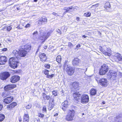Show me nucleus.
Here are the masks:
<instances>
[{"label": "nucleus", "mask_w": 122, "mask_h": 122, "mask_svg": "<svg viewBox=\"0 0 122 122\" xmlns=\"http://www.w3.org/2000/svg\"><path fill=\"white\" fill-rule=\"evenodd\" d=\"M75 112L73 110H69L66 116V120L68 121L73 120L75 116Z\"/></svg>", "instance_id": "nucleus-1"}, {"label": "nucleus", "mask_w": 122, "mask_h": 122, "mask_svg": "<svg viewBox=\"0 0 122 122\" xmlns=\"http://www.w3.org/2000/svg\"><path fill=\"white\" fill-rule=\"evenodd\" d=\"M10 66L11 67L15 69L17 67V62L14 58H11L9 60Z\"/></svg>", "instance_id": "nucleus-2"}, {"label": "nucleus", "mask_w": 122, "mask_h": 122, "mask_svg": "<svg viewBox=\"0 0 122 122\" xmlns=\"http://www.w3.org/2000/svg\"><path fill=\"white\" fill-rule=\"evenodd\" d=\"M46 30L45 28H42L40 29V32L41 36L39 37V39L41 40H45L47 38L46 36Z\"/></svg>", "instance_id": "nucleus-3"}, {"label": "nucleus", "mask_w": 122, "mask_h": 122, "mask_svg": "<svg viewBox=\"0 0 122 122\" xmlns=\"http://www.w3.org/2000/svg\"><path fill=\"white\" fill-rule=\"evenodd\" d=\"M89 100L88 96L86 94H84L81 97V102L83 104L86 103L88 102Z\"/></svg>", "instance_id": "nucleus-4"}, {"label": "nucleus", "mask_w": 122, "mask_h": 122, "mask_svg": "<svg viewBox=\"0 0 122 122\" xmlns=\"http://www.w3.org/2000/svg\"><path fill=\"white\" fill-rule=\"evenodd\" d=\"M99 83L101 85L105 86H107L108 84V82L107 79L105 78L100 79L99 81Z\"/></svg>", "instance_id": "nucleus-5"}, {"label": "nucleus", "mask_w": 122, "mask_h": 122, "mask_svg": "<svg viewBox=\"0 0 122 122\" xmlns=\"http://www.w3.org/2000/svg\"><path fill=\"white\" fill-rule=\"evenodd\" d=\"M27 51L24 49L20 48L19 51V57L20 56L22 57H25L27 54Z\"/></svg>", "instance_id": "nucleus-6"}, {"label": "nucleus", "mask_w": 122, "mask_h": 122, "mask_svg": "<svg viewBox=\"0 0 122 122\" xmlns=\"http://www.w3.org/2000/svg\"><path fill=\"white\" fill-rule=\"evenodd\" d=\"M54 101V99H51L49 100L48 108V109L49 111H51L54 106L55 103Z\"/></svg>", "instance_id": "nucleus-7"}, {"label": "nucleus", "mask_w": 122, "mask_h": 122, "mask_svg": "<svg viewBox=\"0 0 122 122\" xmlns=\"http://www.w3.org/2000/svg\"><path fill=\"white\" fill-rule=\"evenodd\" d=\"M10 76V74L8 72L3 73L0 76V79L2 80H5Z\"/></svg>", "instance_id": "nucleus-8"}, {"label": "nucleus", "mask_w": 122, "mask_h": 122, "mask_svg": "<svg viewBox=\"0 0 122 122\" xmlns=\"http://www.w3.org/2000/svg\"><path fill=\"white\" fill-rule=\"evenodd\" d=\"M66 72L69 75H71L73 74L74 72L73 69L69 65H67L66 68Z\"/></svg>", "instance_id": "nucleus-9"}, {"label": "nucleus", "mask_w": 122, "mask_h": 122, "mask_svg": "<svg viewBox=\"0 0 122 122\" xmlns=\"http://www.w3.org/2000/svg\"><path fill=\"white\" fill-rule=\"evenodd\" d=\"M20 79V77L17 76H14L11 78L10 80V81L13 83H15L18 81Z\"/></svg>", "instance_id": "nucleus-10"}, {"label": "nucleus", "mask_w": 122, "mask_h": 122, "mask_svg": "<svg viewBox=\"0 0 122 122\" xmlns=\"http://www.w3.org/2000/svg\"><path fill=\"white\" fill-rule=\"evenodd\" d=\"M13 98L12 97L10 96L5 98L4 100V102L5 103L9 104L13 100Z\"/></svg>", "instance_id": "nucleus-11"}, {"label": "nucleus", "mask_w": 122, "mask_h": 122, "mask_svg": "<svg viewBox=\"0 0 122 122\" xmlns=\"http://www.w3.org/2000/svg\"><path fill=\"white\" fill-rule=\"evenodd\" d=\"M40 60L43 62H45L46 60L47 57L46 55L44 53H41L39 55Z\"/></svg>", "instance_id": "nucleus-12"}, {"label": "nucleus", "mask_w": 122, "mask_h": 122, "mask_svg": "<svg viewBox=\"0 0 122 122\" xmlns=\"http://www.w3.org/2000/svg\"><path fill=\"white\" fill-rule=\"evenodd\" d=\"M16 86L14 84L8 85L4 87V89L5 91H9L15 87Z\"/></svg>", "instance_id": "nucleus-13"}, {"label": "nucleus", "mask_w": 122, "mask_h": 122, "mask_svg": "<svg viewBox=\"0 0 122 122\" xmlns=\"http://www.w3.org/2000/svg\"><path fill=\"white\" fill-rule=\"evenodd\" d=\"M47 20L46 17L42 18L38 20V23L40 25L44 24L46 23Z\"/></svg>", "instance_id": "nucleus-14"}, {"label": "nucleus", "mask_w": 122, "mask_h": 122, "mask_svg": "<svg viewBox=\"0 0 122 122\" xmlns=\"http://www.w3.org/2000/svg\"><path fill=\"white\" fill-rule=\"evenodd\" d=\"M17 105V103L16 102H14L8 105L7 107V108L8 109L10 110L16 106Z\"/></svg>", "instance_id": "nucleus-15"}, {"label": "nucleus", "mask_w": 122, "mask_h": 122, "mask_svg": "<svg viewBox=\"0 0 122 122\" xmlns=\"http://www.w3.org/2000/svg\"><path fill=\"white\" fill-rule=\"evenodd\" d=\"M23 122H29L30 120V117L29 114L25 113L23 117Z\"/></svg>", "instance_id": "nucleus-16"}, {"label": "nucleus", "mask_w": 122, "mask_h": 122, "mask_svg": "<svg viewBox=\"0 0 122 122\" xmlns=\"http://www.w3.org/2000/svg\"><path fill=\"white\" fill-rule=\"evenodd\" d=\"M7 62L6 57L4 56L0 57V65L4 64Z\"/></svg>", "instance_id": "nucleus-17"}, {"label": "nucleus", "mask_w": 122, "mask_h": 122, "mask_svg": "<svg viewBox=\"0 0 122 122\" xmlns=\"http://www.w3.org/2000/svg\"><path fill=\"white\" fill-rule=\"evenodd\" d=\"M43 98L44 100H50V99H53L51 98L50 96L49 95H47L46 94L44 93H43L42 94Z\"/></svg>", "instance_id": "nucleus-18"}, {"label": "nucleus", "mask_w": 122, "mask_h": 122, "mask_svg": "<svg viewBox=\"0 0 122 122\" xmlns=\"http://www.w3.org/2000/svg\"><path fill=\"white\" fill-rule=\"evenodd\" d=\"M49 71L46 70L45 69L44 71V73L46 75H47L46 77L47 78H51L54 76V75L52 74L51 75H48L49 74Z\"/></svg>", "instance_id": "nucleus-19"}, {"label": "nucleus", "mask_w": 122, "mask_h": 122, "mask_svg": "<svg viewBox=\"0 0 122 122\" xmlns=\"http://www.w3.org/2000/svg\"><path fill=\"white\" fill-rule=\"evenodd\" d=\"M99 48L100 51L104 54L106 55H107L108 56H110L111 55V54L110 53L107 52H106V51H105L102 48V47H100V48Z\"/></svg>", "instance_id": "nucleus-20"}, {"label": "nucleus", "mask_w": 122, "mask_h": 122, "mask_svg": "<svg viewBox=\"0 0 122 122\" xmlns=\"http://www.w3.org/2000/svg\"><path fill=\"white\" fill-rule=\"evenodd\" d=\"M62 107V109L65 111L66 110V108L68 107V104L67 102L66 101H64L63 103Z\"/></svg>", "instance_id": "nucleus-21"}, {"label": "nucleus", "mask_w": 122, "mask_h": 122, "mask_svg": "<svg viewBox=\"0 0 122 122\" xmlns=\"http://www.w3.org/2000/svg\"><path fill=\"white\" fill-rule=\"evenodd\" d=\"M38 32L37 31L34 32L33 34V37L35 41L38 40L39 39L37 37Z\"/></svg>", "instance_id": "nucleus-22"}, {"label": "nucleus", "mask_w": 122, "mask_h": 122, "mask_svg": "<svg viewBox=\"0 0 122 122\" xmlns=\"http://www.w3.org/2000/svg\"><path fill=\"white\" fill-rule=\"evenodd\" d=\"M31 46L30 45H26L24 46V49H25L27 52L31 50Z\"/></svg>", "instance_id": "nucleus-23"}, {"label": "nucleus", "mask_w": 122, "mask_h": 122, "mask_svg": "<svg viewBox=\"0 0 122 122\" xmlns=\"http://www.w3.org/2000/svg\"><path fill=\"white\" fill-rule=\"evenodd\" d=\"M13 53L15 56L16 58L18 59H19V51L16 50H14L13 51Z\"/></svg>", "instance_id": "nucleus-24"}, {"label": "nucleus", "mask_w": 122, "mask_h": 122, "mask_svg": "<svg viewBox=\"0 0 122 122\" xmlns=\"http://www.w3.org/2000/svg\"><path fill=\"white\" fill-rule=\"evenodd\" d=\"M115 56L116 57L118 60V61H121L122 60V57L121 55L119 53H117L115 55Z\"/></svg>", "instance_id": "nucleus-25"}, {"label": "nucleus", "mask_w": 122, "mask_h": 122, "mask_svg": "<svg viewBox=\"0 0 122 122\" xmlns=\"http://www.w3.org/2000/svg\"><path fill=\"white\" fill-rule=\"evenodd\" d=\"M107 72V71H105V70L102 69L101 68L100 70L99 73L100 75H102L105 74Z\"/></svg>", "instance_id": "nucleus-26"}, {"label": "nucleus", "mask_w": 122, "mask_h": 122, "mask_svg": "<svg viewBox=\"0 0 122 122\" xmlns=\"http://www.w3.org/2000/svg\"><path fill=\"white\" fill-rule=\"evenodd\" d=\"M101 69H102L105 70V71H108V67L107 65L106 64H104L102 66Z\"/></svg>", "instance_id": "nucleus-27"}, {"label": "nucleus", "mask_w": 122, "mask_h": 122, "mask_svg": "<svg viewBox=\"0 0 122 122\" xmlns=\"http://www.w3.org/2000/svg\"><path fill=\"white\" fill-rule=\"evenodd\" d=\"M108 75H110L109 76H115L117 75V73L116 72H114L112 71H110L108 73Z\"/></svg>", "instance_id": "nucleus-28"}, {"label": "nucleus", "mask_w": 122, "mask_h": 122, "mask_svg": "<svg viewBox=\"0 0 122 122\" xmlns=\"http://www.w3.org/2000/svg\"><path fill=\"white\" fill-rule=\"evenodd\" d=\"M104 8L106 9H108L111 8V6L109 2H107L105 4Z\"/></svg>", "instance_id": "nucleus-29"}, {"label": "nucleus", "mask_w": 122, "mask_h": 122, "mask_svg": "<svg viewBox=\"0 0 122 122\" xmlns=\"http://www.w3.org/2000/svg\"><path fill=\"white\" fill-rule=\"evenodd\" d=\"M10 92H3L2 94V96L3 97H5L8 96L10 95V93H9Z\"/></svg>", "instance_id": "nucleus-30"}, {"label": "nucleus", "mask_w": 122, "mask_h": 122, "mask_svg": "<svg viewBox=\"0 0 122 122\" xmlns=\"http://www.w3.org/2000/svg\"><path fill=\"white\" fill-rule=\"evenodd\" d=\"M99 5V4H97L93 5L92 6L90 7V8H89V9L90 10H92L95 8H96Z\"/></svg>", "instance_id": "nucleus-31"}, {"label": "nucleus", "mask_w": 122, "mask_h": 122, "mask_svg": "<svg viewBox=\"0 0 122 122\" xmlns=\"http://www.w3.org/2000/svg\"><path fill=\"white\" fill-rule=\"evenodd\" d=\"M5 118V116L4 115L0 114V122L3 121Z\"/></svg>", "instance_id": "nucleus-32"}, {"label": "nucleus", "mask_w": 122, "mask_h": 122, "mask_svg": "<svg viewBox=\"0 0 122 122\" xmlns=\"http://www.w3.org/2000/svg\"><path fill=\"white\" fill-rule=\"evenodd\" d=\"M61 60V56H58L56 58V61L58 63L60 62Z\"/></svg>", "instance_id": "nucleus-33"}, {"label": "nucleus", "mask_w": 122, "mask_h": 122, "mask_svg": "<svg viewBox=\"0 0 122 122\" xmlns=\"http://www.w3.org/2000/svg\"><path fill=\"white\" fill-rule=\"evenodd\" d=\"M72 9H74V8H73L72 6H71L70 7H68L66 9H65V10H66L65 12H64V13H66L69 11L70 10H71Z\"/></svg>", "instance_id": "nucleus-34"}, {"label": "nucleus", "mask_w": 122, "mask_h": 122, "mask_svg": "<svg viewBox=\"0 0 122 122\" xmlns=\"http://www.w3.org/2000/svg\"><path fill=\"white\" fill-rule=\"evenodd\" d=\"M72 64L73 66H76V58H75L72 61Z\"/></svg>", "instance_id": "nucleus-35"}, {"label": "nucleus", "mask_w": 122, "mask_h": 122, "mask_svg": "<svg viewBox=\"0 0 122 122\" xmlns=\"http://www.w3.org/2000/svg\"><path fill=\"white\" fill-rule=\"evenodd\" d=\"M42 111L43 112H45V113H46L47 110L46 106H43Z\"/></svg>", "instance_id": "nucleus-36"}, {"label": "nucleus", "mask_w": 122, "mask_h": 122, "mask_svg": "<svg viewBox=\"0 0 122 122\" xmlns=\"http://www.w3.org/2000/svg\"><path fill=\"white\" fill-rule=\"evenodd\" d=\"M79 93V92L77 93V100H78V99H80L82 97L81 95Z\"/></svg>", "instance_id": "nucleus-37"}, {"label": "nucleus", "mask_w": 122, "mask_h": 122, "mask_svg": "<svg viewBox=\"0 0 122 122\" xmlns=\"http://www.w3.org/2000/svg\"><path fill=\"white\" fill-rule=\"evenodd\" d=\"M38 117H40L41 118H43L44 117V115L43 114L41 113H38Z\"/></svg>", "instance_id": "nucleus-38"}, {"label": "nucleus", "mask_w": 122, "mask_h": 122, "mask_svg": "<svg viewBox=\"0 0 122 122\" xmlns=\"http://www.w3.org/2000/svg\"><path fill=\"white\" fill-rule=\"evenodd\" d=\"M91 15V13L90 12H88L87 13H84V15L86 17L90 16Z\"/></svg>", "instance_id": "nucleus-39"}, {"label": "nucleus", "mask_w": 122, "mask_h": 122, "mask_svg": "<svg viewBox=\"0 0 122 122\" xmlns=\"http://www.w3.org/2000/svg\"><path fill=\"white\" fill-rule=\"evenodd\" d=\"M52 32V30H50L48 32H47L46 34V38H47L49 36L50 34Z\"/></svg>", "instance_id": "nucleus-40"}, {"label": "nucleus", "mask_w": 122, "mask_h": 122, "mask_svg": "<svg viewBox=\"0 0 122 122\" xmlns=\"http://www.w3.org/2000/svg\"><path fill=\"white\" fill-rule=\"evenodd\" d=\"M7 30L8 31H10L12 29V27L11 25H10L8 26H6Z\"/></svg>", "instance_id": "nucleus-41"}, {"label": "nucleus", "mask_w": 122, "mask_h": 122, "mask_svg": "<svg viewBox=\"0 0 122 122\" xmlns=\"http://www.w3.org/2000/svg\"><path fill=\"white\" fill-rule=\"evenodd\" d=\"M72 86L73 87V88L74 89H76V82H74L72 85Z\"/></svg>", "instance_id": "nucleus-42"}, {"label": "nucleus", "mask_w": 122, "mask_h": 122, "mask_svg": "<svg viewBox=\"0 0 122 122\" xmlns=\"http://www.w3.org/2000/svg\"><path fill=\"white\" fill-rule=\"evenodd\" d=\"M117 76H109V77L111 80H116V78Z\"/></svg>", "instance_id": "nucleus-43"}, {"label": "nucleus", "mask_w": 122, "mask_h": 122, "mask_svg": "<svg viewBox=\"0 0 122 122\" xmlns=\"http://www.w3.org/2000/svg\"><path fill=\"white\" fill-rule=\"evenodd\" d=\"M67 28L66 26H63L62 27V30L64 32H66L67 30Z\"/></svg>", "instance_id": "nucleus-44"}, {"label": "nucleus", "mask_w": 122, "mask_h": 122, "mask_svg": "<svg viewBox=\"0 0 122 122\" xmlns=\"http://www.w3.org/2000/svg\"><path fill=\"white\" fill-rule=\"evenodd\" d=\"M31 105L30 104H28L25 107L26 109H29L31 108Z\"/></svg>", "instance_id": "nucleus-45"}, {"label": "nucleus", "mask_w": 122, "mask_h": 122, "mask_svg": "<svg viewBox=\"0 0 122 122\" xmlns=\"http://www.w3.org/2000/svg\"><path fill=\"white\" fill-rule=\"evenodd\" d=\"M90 95H95L96 94V92H90Z\"/></svg>", "instance_id": "nucleus-46"}, {"label": "nucleus", "mask_w": 122, "mask_h": 122, "mask_svg": "<svg viewBox=\"0 0 122 122\" xmlns=\"http://www.w3.org/2000/svg\"><path fill=\"white\" fill-rule=\"evenodd\" d=\"M45 66L46 68L48 69L50 68V65H49L47 64L45 65Z\"/></svg>", "instance_id": "nucleus-47"}, {"label": "nucleus", "mask_w": 122, "mask_h": 122, "mask_svg": "<svg viewBox=\"0 0 122 122\" xmlns=\"http://www.w3.org/2000/svg\"><path fill=\"white\" fill-rule=\"evenodd\" d=\"M97 91V90L96 89L94 88H92L91 89L90 92H96Z\"/></svg>", "instance_id": "nucleus-48"}, {"label": "nucleus", "mask_w": 122, "mask_h": 122, "mask_svg": "<svg viewBox=\"0 0 122 122\" xmlns=\"http://www.w3.org/2000/svg\"><path fill=\"white\" fill-rule=\"evenodd\" d=\"M56 32L58 33H59L60 34H61L60 30L59 29H56Z\"/></svg>", "instance_id": "nucleus-49"}, {"label": "nucleus", "mask_w": 122, "mask_h": 122, "mask_svg": "<svg viewBox=\"0 0 122 122\" xmlns=\"http://www.w3.org/2000/svg\"><path fill=\"white\" fill-rule=\"evenodd\" d=\"M30 25L29 24H27L25 26V27L26 28H29L30 27Z\"/></svg>", "instance_id": "nucleus-50"}, {"label": "nucleus", "mask_w": 122, "mask_h": 122, "mask_svg": "<svg viewBox=\"0 0 122 122\" xmlns=\"http://www.w3.org/2000/svg\"><path fill=\"white\" fill-rule=\"evenodd\" d=\"M16 28H17L18 29H22V27H21L20 25L16 27Z\"/></svg>", "instance_id": "nucleus-51"}, {"label": "nucleus", "mask_w": 122, "mask_h": 122, "mask_svg": "<svg viewBox=\"0 0 122 122\" xmlns=\"http://www.w3.org/2000/svg\"><path fill=\"white\" fill-rule=\"evenodd\" d=\"M18 120L19 122H21L22 121V118L21 117H18Z\"/></svg>", "instance_id": "nucleus-52"}, {"label": "nucleus", "mask_w": 122, "mask_h": 122, "mask_svg": "<svg viewBox=\"0 0 122 122\" xmlns=\"http://www.w3.org/2000/svg\"><path fill=\"white\" fill-rule=\"evenodd\" d=\"M81 62L80 60H79L78 59V60H77V65H78L79 63Z\"/></svg>", "instance_id": "nucleus-53"}, {"label": "nucleus", "mask_w": 122, "mask_h": 122, "mask_svg": "<svg viewBox=\"0 0 122 122\" xmlns=\"http://www.w3.org/2000/svg\"><path fill=\"white\" fill-rule=\"evenodd\" d=\"M52 93L54 96H56L57 95L56 92H52Z\"/></svg>", "instance_id": "nucleus-54"}, {"label": "nucleus", "mask_w": 122, "mask_h": 122, "mask_svg": "<svg viewBox=\"0 0 122 122\" xmlns=\"http://www.w3.org/2000/svg\"><path fill=\"white\" fill-rule=\"evenodd\" d=\"M52 14L53 15H54L56 16H59V15H58L57 13H55V12H53L52 13Z\"/></svg>", "instance_id": "nucleus-55"}, {"label": "nucleus", "mask_w": 122, "mask_h": 122, "mask_svg": "<svg viewBox=\"0 0 122 122\" xmlns=\"http://www.w3.org/2000/svg\"><path fill=\"white\" fill-rule=\"evenodd\" d=\"M107 51L108 52V53H109L111 54L110 53L111 52V51L110 48H107Z\"/></svg>", "instance_id": "nucleus-56"}, {"label": "nucleus", "mask_w": 122, "mask_h": 122, "mask_svg": "<svg viewBox=\"0 0 122 122\" xmlns=\"http://www.w3.org/2000/svg\"><path fill=\"white\" fill-rule=\"evenodd\" d=\"M68 46L70 47H71L72 46V44L71 43H69L68 45Z\"/></svg>", "instance_id": "nucleus-57"}, {"label": "nucleus", "mask_w": 122, "mask_h": 122, "mask_svg": "<svg viewBox=\"0 0 122 122\" xmlns=\"http://www.w3.org/2000/svg\"><path fill=\"white\" fill-rule=\"evenodd\" d=\"M3 105L0 103V111L3 108Z\"/></svg>", "instance_id": "nucleus-58"}, {"label": "nucleus", "mask_w": 122, "mask_h": 122, "mask_svg": "<svg viewBox=\"0 0 122 122\" xmlns=\"http://www.w3.org/2000/svg\"><path fill=\"white\" fill-rule=\"evenodd\" d=\"M7 50V49L6 48H3L2 49V51H6Z\"/></svg>", "instance_id": "nucleus-59"}, {"label": "nucleus", "mask_w": 122, "mask_h": 122, "mask_svg": "<svg viewBox=\"0 0 122 122\" xmlns=\"http://www.w3.org/2000/svg\"><path fill=\"white\" fill-rule=\"evenodd\" d=\"M47 46H45L44 47V48L45 49H46L47 48Z\"/></svg>", "instance_id": "nucleus-60"}, {"label": "nucleus", "mask_w": 122, "mask_h": 122, "mask_svg": "<svg viewBox=\"0 0 122 122\" xmlns=\"http://www.w3.org/2000/svg\"><path fill=\"white\" fill-rule=\"evenodd\" d=\"M6 26L3 27L2 28V30H4L5 29H6Z\"/></svg>", "instance_id": "nucleus-61"}, {"label": "nucleus", "mask_w": 122, "mask_h": 122, "mask_svg": "<svg viewBox=\"0 0 122 122\" xmlns=\"http://www.w3.org/2000/svg\"><path fill=\"white\" fill-rule=\"evenodd\" d=\"M58 114L57 113H56L54 115V116H58Z\"/></svg>", "instance_id": "nucleus-62"}, {"label": "nucleus", "mask_w": 122, "mask_h": 122, "mask_svg": "<svg viewBox=\"0 0 122 122\" xmlns=\"http://www.w3.org/2000/svg\"><path fill=\"white\" fill-rule=\"evenodd\" d=\"M76 94L75 93H74L73 94V97H74V98H75V97L74 96V95H76Z\"/></svg>", "instance_id": "nucleus-63"}, {"label": "nucleus", "mask_w": 122, "mask_h": 122, "mask_svg": "<svg viewBox=\"0 0 122 122\" xmlns=\"http://www.w3.org/2000/svg\"><path fill=\"white\" fill-rule=\"evenodd\" d=\"M80 46V44H78L77 45V47H79Z\"/></svg>", "instance_id": "nucleus-64"}]
</instances>
